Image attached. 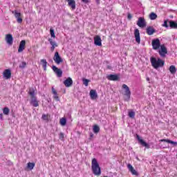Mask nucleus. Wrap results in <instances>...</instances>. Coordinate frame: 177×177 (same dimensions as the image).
Wrapping results in <instances>:
<instances>
[{
	"label": "nucleus",
	"instance_id": "19",
	"mask_svg": "<svg viewBox=\"0 0 177 177\" xmlns=\"http://www.w3.org/2000/svg\"><path fill=\"white\" fill-rule=\"evenodd\" d=\"M127 168H128L129 171L132 174V175H136V176H138V171H136V170H135V169L133 168V166H132V165L128 164Z\"/></svg>",
	"mask_w": 177,
	"mask_h": 177
},
{
	"label": "nucleus",
	"instance_id": "30",
	"mask_svg": "<svg viewBox=\"0 0 177 177\" xmlns=\"http://www.w3.org/2000/svg\"><path fill=\"white\" fill-rule=\"evenodd\" d=\"M149 19L150 20H156V19H157V14L151 12L149 15Z\"/></svg>",
	"mask_w": 177,
	"mask_h": 177
},
{
	"label": "nucleus",
	"instance_id": "8",
	"mask_svg": "<svg viewBox=\"0 0 177 177\" xmlns=\"http://www.w3.org/2000/svg\"><path fill=\"white\" fill-rule=\"evenodd\" d=\"M12 14L17 18V23H23V18H21V13L18 12L17 10L12 11Z\"/></svg>",
	"mask_w": 177,
	"mask_h": 177
},
{
	"label": "nucleus",
	"instance_id": "15",
	"mask_svg": "<svg viewBox=\"0 0 177 177\" xmlns=\"http://www.w3.org/2000/svg\"><path fill=\"white\" fill-rule=\"evenodd\" d=\"M24 49H26V40H22L19 43L18 53H21V52H23V50H24Z\"/></svg>",
	"mask_w": 177,
	"mask_h": 177
},
{
	"label": "nucleus",
	"instance_id": "7",
	"mask_svg": "<svg viewBox=\"0 0 177 177\" xmlns=\"http://www.w3.org/2000/svg\"><path fill=\"white\" fill-rule=\"evenodd\" d=\"M152 48L154 50H157L161 48V43L160 39H155L152 40Z\"/></svg>",
	"mask_w": 177,
	"mask_h": 177
},
{
	"label": "nucleus",
	"instance_id": "39",
	"mask_svg": "<svg viewBox=\"0 0 177 177\" xmlns=\"http://www.w3.org/2000/svg\"><path fill=\"white\" fill-rule=\"evenodd\" d=\"M59 139L60 140H64V133H59Z\"/></svg>",
	"mask_w": 177,
	"mask_h": 177
},
{
	"label": "nucleus",
	"instance_id": "41",
	"mask_svg": "<svg viewBox=\"0 0 177 177\" xmlns=\"http://www.w3.org/2000/svg\"><path fill=\"white\" fill-rule=\"evenodd\" d=\"M127 19L129 20H131L132 19V15L131 13H128L127 15Z\"/></svg>",
	"mask_w": 177,
	"mask_h": 177
},
{
	"label": "nucleus",
	"instance_id": "12",
	"mask_svg": "<svg viewBox=\"0 0 177 177\" xmlns=\"http://www.w3.org/2000/svg\"><path fill=\"white\" fill-rule=\"evenodd\" d=\"M134 37L136 38V42L137 44H140V32L139 31V29L136 28L134 30Z\"/></svg>",
	"mask_w": 177,
	"mask_h": 177
},
{
	"label": "nucleus",
	"instance_id": "34",
	"mask_svg": "<svg viewBox=\"0 0 177 177\" xmlns=\"http://www.w3.org/2000/svg\"><path fill=\"white\" fill-rule=\"evenodd\" d=\"M42 120L44 121H49V119L50 118V115H45L44 114L41 117Z\"/></svg>",
	"mask_w": 177,
	"mask_h": 177
},
{
	"label": "nucleus",
	"instance_id": "23",
	"mask_svg": "<svg viewBox=\"0 0 177 177\" xmlns=\"http://www.w3.org/2000/svg\"><path fill=\"white\" fill-rule=\"evenodd\" d=\"M51 91H52V93L54 95L53 98L55 99V100H56L57 102H59V100H60V98H59V95L57 94V91H56V89L52 87Z\"/></svg>",
	"mask_w": 177,
	"mask_h": 177
},
{
	"label": "nucleus",
	"instance_id": "42",
	"mask_svg": "<svg viewBox=\"0 0 177 177\" xmlns=\"http://www.w3.org/2000/svg\"><path fill=\"white\" fill-rule=\"evenodd\" d=\"M84 3H89V0H81Z\"/></svg>",
	"mask_w": 177,
	"mask_h": 177
},
{
	"label": "nucleus",
	"instance_id": "28",
	"mask_svg": "<svg viewBox=\"0 0 177 177\" xmlns=\"http://www.w3.org/2000/svg\"><path fill=\"white\" fill-rule=\"evenodd\" d=\"M169 71L171 74H175L176 73V67H175L174 65L170 66Z\"/></svg>",
	"mask_w": 177,
	"mask_h": 177
},
{
	"label": "nucleus",
	"instance_id": "27",
	"mask_svg": "<svg viewBox=\"0 0 177 177\" xmlns=\"http://www.w3.org/2000/svg\"><path fill=\"white\" fill-rule=\"evenodd\" d=\"M160 142H166L167 143H170L171 145H174V146H177V142H174V141L170 140L162 139V140H160Z\"/></svg>",
	"mask_w": 177,
	"mask_h": 177
},
{
	"label": "nucleus",
	"instance_id": "1",
	"mask_svg": "<svg viewBox=\"0 0 177 177\" xmlns=\"http://www.w3.org/2000/svg\"><path fill=\"white\" fill-rule=\"evenodd\" d=\"M151 64L153 68L157 70V68H160V67H164L165 64V62L160 58L156 59V57H151Z\"/></svg>",
	"mask_w": 177,
	"mask_h": 177
},
{
	"label": "nucleus",
	"instance_id": "35",
	"mask_svg": "<svg viewBox=\"0 0 177 177\" xmlns=\"http://www.w3.org/2000/svg\"><path fill=\"white\" fill-rule=\"evenodd\" d=\"M83 84L85 86H88L89 82H91V80H88V79H83Z\"/></svg>",
	"mask_w": 177,
	"mask_h": 177
},
{
	"label": "nucleus",
	"instance_id": "17",
	"mask_svg": "<svg viewBox=\"0 0 177 177\" xmlns=\"http://www.w3.org/2000/svg\"><path fill=\"white\" fill-rule=\"evenodd\" d=\"M6 41L8 45H13V36L10 34L6 35Z\"/></svg>",
	"mask_w": 177,
	"mask_h": 177
},
{
	"label": "nucleus",
	"instance_id": "2",
	"mask_svg": "<svg viewBox=\"0 0 177 177\" xmlns=\"http://www.w3.org/2000/svg\"><path fill=\"white\" fill-rule=\"evenodd\" d=\"M91 168L93 171V174L94 175L99 176L102 174V171L100 170V166H99V163L97 162V160L96 158H93L91 162Z\"/></svg>",
	"mask_w": 177,
	"mask_h": 177
},
{
	"label": "nucleus",
	"instance_id": "24",
	"mask_svg": "<svg viewBox=\"0 0 177 177\" xmlns=\"http://www.w3.org/2000/svg\"><path fill=\"white\" fill-rule=\"evenodd\" d=\"M170 28L174 30H177V23L175 21H169Z\"/></svg>",
	"mask_w": 177,
	"mask_h": 177
},
{
	"label": "nucleus",
	"instance_id": "38",
	"mask_svg": "<svg viewBox=\"0 0 177 177\" xmlns=\"http://www.w3.org/2000/svg\"><path fill=\"white\" fill-rule=\"evenodd\" d=\"M129 117L130 118H135V112L133 111L129 112Z\"/></svg>",
	"mask_w": 177,
	"mask_h": 177
},
{
	"label": "nucleus",
	"instance_id": "11",
	"mask_svg": "<svg viewBox=\"0 0 177 177\" xmlns=\"http://www.w3.org/2000/svg\"><path fill=\"white\" fill-rule=\"evenodd\" d=\"M136 139L138 140L139 143L142 145V146H144V147H147V149H150V146L149 144H147L143 139L140 138V136L138 134H136Z\"/></svg>",
	"mask_w": 177,
	"mask_h": 177
},
{
	"label": "nucleus",
	"instance_id": "16",
	"mask_svg": "<svg viewBox=\"0 0 177 177\" xmlns=\"http://www.w3.org/2000/svg\"><path fill=\"white\" fill-rule=\"evenodd\" d=\"M64 85H65L66 88H70V86H73V79H71V77H68L64 81Z\"/></svg>",
	"mask_w": 177,
	"mask_h": 177
},
{
	"label": "nucleus",
	"instance_id": "20",
	"mask_svg": "<svg viewBox=\"0 0 177 177\" xmlns=\"http://www.w3.org/2000/svg\"><path fill=\"white\" fill-rule=\"evenodd\" d=\"M67 2L71 9H72V10H75V8H76L75 0H67Z\"/></svg>",
	"mask_w": 177,
	"mask_h": 177
},
{
	"label": "nucleus",
	"instance_id": "6",
	"mask_svg": "<svg viewBox=\"0 0 177 177\" xmlns=\"http://www.w3.org/2000/svg\"><path fill=\"white\" fill-rule=\"evenodd\" d=\"M137 26L140 27V28H145L146 26H147V23L146 22V19H145V17H139L138 20L137 21Z\"/></svg>",
	"mask_w": 177,
	"mask_h": 177
},
{
	"label": "nucleus",
	"instance_id": "4",
	"mask_svg": "<svg viewBox=\"0 0 177 177\" xmlns=\"http://www.w3.org/2000/svg\"><path fill=\"white\" fill-rule=\"evenodd\" d=\"M158 53L160 57H166L168 54V50L167 49V47H165V45L162 44L160 46V49L158 50Z\"/></svg>",
	"mask_w": 177,
	"mask_h": 177
},
{
	"label": "nucleus",
	"instance_id": "31",
	"mask_svg": "<svg viewBox=\"0 0 177 177\" xmlns=\"http://www.w3.org/2000/svg\"><path fill=\"white\" fill-rule=\"evenodd\" d=\"M93 131L94 133H99V131H100V128H99V126L94 125L93 128Z\"/></svg>",
	"mask_w": 177,
	"mask_h": 177
},
{
	"label": "nucleus",
	"instance_id": "44",
	"mask_svg": "<svg viewBox=\"0 0 177 177\" xmlns=\"http://www.w3.org/2000/svg\"><path fill=\"white\" fill-rule=\"evenodd\" d=\"M3 113H4L6 115H8V114H9V111H3Z\"/></svg>",
	"mask_w": 177,
	"mask_h": 177
},
{
	"label": "nucleus",
	"instance_id": "22",
	"mask_svg": "<svg viewBox=\"0 0 177 177\" xmlns=\"http://www.w3.org/2000/svg\"><path fill=\"white\" fill-rule=\"evenodd\" d=\"M90 97L92 100H95L97 99V93H96V90H91L90 91Z\"/></svg>",
	"mask_w": 177,
	"mask_h": 177
},
{
	"label": "nucleus",
	"instance_id": "45",
	"mask_svg": "<svg viewBox=\"0 0 177 177\" xmlns=\"http://www.w3.org/2000/svg\"><path fill=\"white\" fill-rule=\"evenodd\" d=\"M91 138H92V136H93V134H91Z\"/></svg>",
	"mask_w": 177,
	"mask_h": 177
},
{
	"label": "nucleus",
	"instance_id": "29",
	"mask_svg": "<svg viewBox=\"0 0 177 177\" xmlns=\"http://www.w3.org/2000/svg\"><path fill=\"white\" fill-rule=\"evenodd\" d=\"M34 167H35V163L34 162H28L27 165V168L30 169V171H32L34 169Z\"/></svg>",
	"mask_w": 177,
	"mask_h": 177
},
{
	"label": "nucleus",
	"instance_id": "37",
	"mask_svg": "<svg viewBox=\"0 0 177 177\" xmlns=\"http://www.w3.org/2000/svg\"><path fill=\"white\" fill-rule=\"evenodd\" d=\"M26 66H27V63H26V62H22L19 65V68H26Z\"/></svg>",
	"mask_w": 177,
	"mask_h": 177
},
{
	"label": "nucleus",
	"instance_id": "3",
	"mask_svg": "<svg viewBox=\"0 0 177 177\" xmlns=\"http://www.w3.org/2000/svg\"><path fill=\"white\" fill-rule=\"evenodd\" d=\"M28 94L30 96V104L33 106V107H38L39 104L38 103V100H37V97L35 96V91L34 88H30Z\"/></svg>",
	"mask_w": 177,
	"mask_h": 177
},
{
	"label": "nucleus",
	"instance_id": "5",
	"mask_svg": "<svg viewBox=\"0 0 177 177\" xmlns=\"http://www.w3.org/2000/svg\"><path fill=\"white\" fill-rule=\"evenodd\" d=\"M122 89L124 90V96H127L125 100H129L131 99V90L127 84H122Z\"/></svg>",
	"mask_w": 177,
	"mask_h": 177
},
{
	"label": "nucleus",
	"instance_id": "21",
	"mask_svg": "<svg viewBox=\"0 0 177 177\" xmlns=\"http://www.w3.org/2000/svg\"><path fill=\"white\" fill-rule=\"evenodd\" d=\"M107 80L109 81H118L120 80V77L117 75H109L107 76Z\"/></svg>",
	"mask_w": 177,
	"mask_h": 177
},
{
	"label": "nucleus",
	"instance_id": "13",
	"mask_svg": "<svg viewBox=\"0 0 177 177\" xmlns=\"http://www.w3.org/2000/svg\"><path fill=\"white\" fill-rule=\"evenodd\" d=\"M53 71H54V73H55L57 77H58L59 78H60L63 75V71H62V69H59L55 66H53Z\"/></svg>",
	"mask_w": 177,
	"mask_h": 177
},
{
	"label": "nucleus",
	"instance_id": "18",
	"mask_svg": "<svg viewBox=\"0 0 177 177\" xmlns=\"http://www.w3.org/2000/svg\"><path fill=\"white\" fill-rule=\"evenodd\" d=\"M156 32V29L153 26H147L146 28V33L147 35H153Z\"/></svg>",
	"mask_w": 177,
	"mask_h": 177
},
{
	"label": "nucleus",
	"instance_id": "36",
	"mask_svg": "<svg viewBox=\"0 0 177 177\" xmlns=\"http://www.w3.org/2000/svg\"><path fill=\"white\" fill-rule=\"evenodd\" d=\"M50 34L52 38H56V35H55V30L50 28Z\"/></svg>",
	"mask_w": 177,
	"mask_h": 177
},
{
	"label": "nucleus",
	"instance_id": "9",
	"mask_svg": "<svg viewBox=\"0 0 177 177\" xmlns=\"http://www.w3.org/2000/svg\"><path fill=\"white\" fill-rule=\"evenodd\" d=\"M3 78L4 80H10L12 78V71L10 69H6L3 72Z\"/></svg>",
	"mask_w": 177,
	"mask_h": 177
},
{
	"label": "nucleus",
	"instance_id": "40",
	"mask_svg": "<svg viewBox=\"0 0 177 177\" xmlns=\"http://www.w3.org/2000/svg\"><path fill=\"white\" fill-rule=\"evenodd\" d=\"M55 48H57V46H51L50 47L51 52H54Z\"/></svg>",
	"mask_w": 177,
	"mask_h": 177
},
{
	"label": "nucleus",
	"instance_id": "33",
	"mask_svg": "<svg viewBox=\"0 0 177 177\" xmlns=\"http://www.w3.org/2000/svg\"><path fill=\"white\" fill-rule=\"evenodd\" d=\"M48 42L50 44L51 46H58L56 41H53L52 39H48Z\"/></svg>",
	"mask_w": 177,
	"mask_h": 177
},
{
	"label": "nucleus",
	"instance_id": "10",
	"mask_svg": "<svg viewBox=\"0 0 177 177\" xmlns=\"http://www.w3.org/2000/svg\"><path fill=\"white\" fill-rule=\"evenodd\" d=\"M53 60L56 64H60V63H63V59H62V57L59 55V52H55Z\"/></svg>",
	"mask_w": 177,
	"mask_h": 177
},
{
	"label": "nucleus",
	"instance_id": "43",
	"mask_svg": "<svg viewBox=\"0 0 177 177\" xmlns=\"http://www.w3.org/2000/svg\"><path fill=\"white\" fill-rule=\"evenodd\" d=\"M3 111H9V108H7V107L4 108L3 109Z\"/></svg>",
	"mask_w": 177,
	"mask_h": 177
},
{
	"label": "nucleus",
	"instance_id": "32",
	"mask_svg": "<svg viewBox=\"0 0 177 177\" xmlns=\"http://www.w3.org/2000/svg\"><path fill=\"white\" fill-rule=\"evenodd\" d=\"M168 22L169 23V20H165L164 23L162 24V27H165V28H168V27H169V26L168 25Z\"/></svg>",
	"mask_w": 177,
	"mask_h": 177
},
{
	"label": "nucleus",
	"instance_id": "14",
	"mask_svg": "<svg viewBox=\"0 0 177 177\" xmlns=\"http://www.w3.org/2000/svg\"><path fill=\"white\" fill-rule=\"evenodd\" d=\"M94 44L96 46H102V37L100 35L95 36Z\"/></svg>",
	"mask_w": 177,
	"mask_h": 177
},
{
	"label": "nucleus",
	"instance_id": "26",
	"mask_svg": "<svg viewBox=\"0 0 177 177\" xmlns=\"http://www.w3.org/2000/svg\"><path fill=\"white\" fill-rule=\"evenodd\" d=\"M59 124L60 125H62V127L66 126V124H67V119H66V118H61L59 120Z\"/></svg>",
	"mask_w": 177,
	"mask_h": 177
},
{
	"label": "nucleus",
	"instance_id": "25",
	"mask_svg": "<svg viewBox=\"0 0 177 177\" xmlns=\"http://www.w3.org/2000/svg\"><path fill=\"white\" fill-rule=\"evenodd\" d=\"M41 64H42V67L44 70V71H46V66H48V62H46V59H43L40 60Z\"/></svg>",
	"mask_w": 177,
	"mask_h": 177
}]
</instances>
